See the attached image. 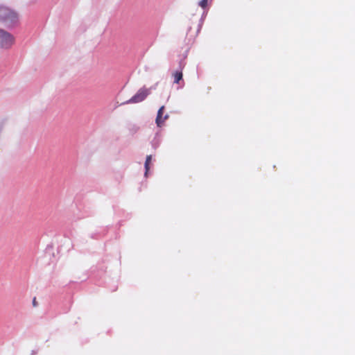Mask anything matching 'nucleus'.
<instances>
[{"instance_id":"nucleus-2","label":"nucleus","mask_w":355,"mask_h":355,"mask_svg":"<svg viewBox=\"0 0 355 355\" xmlns=\"http://www.w3.org/2000/svg\"><path fill=\"white\" fill-rule=\"evenodd\" d=\"M15 42V37L12 34L4 29L0 28V48L9 49Z\"/></svg>"},{"instance_id":"nucleus-9","label":"nucleus","mask_w":355,"mask_h":355,"mask_svg":"<svg viewBox=\"0 0 355 355\" xmlns=\"http://www.w3.org/2000/svg\"><path fill=\"white\" fill-rule=\"evenodd\" d=\"M169 116L168 114H166L164 117L162 118V121H163V123H164V121L166 120H167L168 119Z\"/></svg>"},{"instance_id":"nucleus-7","label":"nucleus","mask_w":355,"mask_h":355,"mask_svg":"<svg viewBox=\"0 0 355 355\" xmlns=\"http://www.w3.org/2000/svg\"><path fill=\"white\" fill-rule=\"evenodd\" d=\"M174 76V83H179L180 81L182 79V71H175L173 73Z\"/></svg>"},{"instance_id":"nucleus-5","label":"nucleus","mask_w":355,"mask_h":355,"mask_svg":"<svg viewBox=\"0 0 355 355\" xmlns=\"http://www.w3.org/2000/svg\"><path fill=\"white\" fill-rule=\"evenodd\" d=\"M128 129L132 135H134L139 131V126L135 123H129L128 125Z\"/></svg>"},{"instance_id":"nucleus-11","label":"nucleus","mask_w":355,"mask_h":355,"mask_svg":"<svg viewBox=\"0 0 355 355\" xmlns=\"http://www.w3.org/2000/svg\"><path fill=\"white\" fill-rule=\"evenodd\" d=\"M203 18H205V16H202L201 20H203Z\"/></svg>"},{"instance_id":"nucleus-10","label":"nucleus","mask_w":355,"mask_h":355,"mask_svg":"<svg viewBox=\"0 0 355 355\" xmlns=\"http://www.w3.org/2000/svg\"><path fill=\"white\" fill-rule=\"evenodd\" d=\"M33 306H37V303L36 302V298L34 297L33 300Z\"/></svg>"},{"instance_id":"nucleus-8","label":"nucleus","mask_w":355,"mask_h":355,"mask_svg":"<svg viewBox=\"0 0 355 355\" xmlns=\"http://www.w3.org/2000/svg\"><path fill=\"white\" fill-rule=\"evenodd\" d=\"M207 3H208V0H201L198 5L202 8H205L207 6Z\"/></svg>"},{"instance_id":"nucleus-13","label":"nucleus","mask_w":355,"mask_h":355,"mask_svg":"<svg viewBox=\"0 0 355 355\" xmlns=\"http://www.w3.org/2000/svg\"><path fill=\"white\" fill-rule=\"evenodd\" d=\"M203 18H205V16H202L201 20H203Z\"/></svg>"},{"instance_id":"nucleus-12","label":"nucleus","mask_w":355,"mask_h":355,"mask_svg":"<svg viewBox=\"0 0 355 355\" xmlns=\"http://www.w3.org/2000/svg\"><path fill=\"white\" fill-rule=\"evenodd\" d=\"M203 18H205V16H202L201 20H203Z\"/></svg>"},{"instance_id":"nucleus-3","label":"nucleus","mask_w":355,"mask_h":355,"mask_svg":"<svg viewBox=\"0 0 355 355\" xmlns=\"http://www.w3.org/2000/svg\"><path fill=\"white\" fill-rule=\"evenodd\" d=\"M150 94V89L142 87L138 90V92L125 103L132 104L142 102Z\"/></svg>"},{"instance_id":"nucleus-1","label":"nucleus","mask_w":355,"mask_h":355,"mask_svg":"<svg viewBox=\"0 0 355 355\" xmlns=\"http://www.w3.org/2000/svg\"><path fill=\"white\" fill-rule=\"evenodd\" d=\"M0 21L8 28H13L19 24V14L14 10L0 6Z\"/></svg>"},{"instance_id":"nucleus-6","label":"nucleus","mask_w":355,"mask_h":355,"mask_svg":"<svg viewBox=\"0 0 355 355\" xmlns=\"http://www.w3.org/2000/svg\"><path fill=\"white\" fill-rule=\"evenodd\" d=\"M151 159H152V156L151 155H147L146 161H145V164H144L145 176L147 175V173H148V172L149 171V164H150V162L151 161Z\"/></svg>"},{"instance_id":"nucleus-4","label":"nucleus","mask_w":355,"mask_h":355,"mask_svg":"<svg viewBox=\"0 0 355 355\" xmlns=\"http://www.w3.org/2000/svg\"><path fill=\"white\" fill-rule=\"evenodd\" d=\"M164 110V106H162L157 112V117L155 119V123L158 127H162L163 125V121H162V118Z\"/></svg>"}]
</instances>
